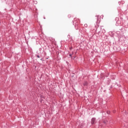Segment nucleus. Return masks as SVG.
<instances>
[{"label": "nucleus", "instance_id": "1", "mask_svg": "<svg viewBox=\"0 0 128 128\" xmlns=\"http://www.w3.org/2000/svg\"><path fill=\"white\" fill-rule=\"evenodd\" d=\"M95 122H96V118H92V121H91L92 124H94Z\"/></svg>", "mask_w": 128, "mask_h": 128}, {"label": "nucleus", "instance_id": "2", "mask_svg": "<svg viewBox=\"0 0 128 128\" xmlns=\"http://www.w3.org/2000/svg\"><path fill=\"white\" fill-rule=\"evenodd\" d=\"M88 84V82H86L84 84V86H86Z\"/></svg>", "mask_w": 128, "mask_h": 128}, {"label": "nucleus", "instance_id": "3", "mask_svg": "<svg viewBox=\"0 0 128 128\" xmlns=\"http://www.w3.org/2000/svg\"><path fill=\"white\" fill-rule=\"evenodd\" d=\"M37 57L38 58H40V56H38Z\"/></svg>", "mask_w": 128, "mask_h": 128}]
</instances>
